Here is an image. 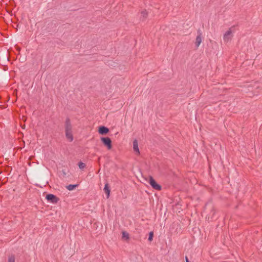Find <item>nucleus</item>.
I'll return each instance as SVG.
<instances>
[{
  "label": "nucleus",
  "mask_w": 262,
  "mask_h": 262,
  "mask_svg": "<svg viewBox=\"0 0 262 262\" xmlns=\"http://www.w3.org/2000/svg\"><path fill=\"white\" fill-rule=\"evenodd\" d=\"M185 259H186V262H189V260H188V259L187 257H185Z\"/></svg>",
  "instance_id": "obj_16"
},
{
  "label": "nucleus",
  "mask_w": 262,
  "mask_h": 262,
  "mask_svg": "<svg viewBox=\"0 0 262 262\" xmlns=\"http://www.w3.org/2000/svg\"><path fill=\"white\" fill-rule=\"evenodd\" d=\"M149 183L152 186L153 188L156 190H160L161 189V187L160 185L157 183L156 181L154 179V178L151 177H149Z\"/></svg>",
  "instance_id": "obj_5"
},
{
  "label": "nucleus",
  "mask_w": 262,
  "mask_h": 262,
  "mask_svg": "<svg viewBox=\"0 0 262 262\" xmlns=\"http://www.w3.org/2000/svg\"><path fill=\"white\" fill-rule=\"evenodd\" d=\"M76 186H77L76 185H69L67 186V188L69 190L71 191V190H73Z\"/></svg>",
  "instance_id": "obj_13"
},
{
  "label": "nucleus",
  "mask_w": 262,
  "mask_h": 262,
  "mask_svg": "<svg viewBox=\"0 0 262 262\" xmlns=\"http://www.w3.org/2000/svg\"><path fill=\"white\" fill-rule=\"evenodd\" d=\"M234 33V30L231 28L226 31L223 37V41L225 43H227L230 42L232 39Z\"/></svg>",
  "instance_id": "obj_2"
},
{
  "label": "nucleus",
  "mask_w": 262,
  "mask_h": 262,
  "mask_svg": "<svg viewBox=\"0 0 262 262\" xmlns=\"http://www.w3.org/2000/svg\"><path fill=\"white\" fill-rule=\"evenodd\" d=\"M108 131V128L104 126H101L99 128V133L101 135L106 134Z\"/></svg>",
  "instance_id": "obj_8"
},
{
  "label": "nucleus",
  "mask_w": 262,
  "mask_h": 262,
  "mask_svg": "<svg viewBox=\"0 0 262 262\" xmlns=\"http://www.w3.org/2000/svg\"><path fill=\"white\" fill-rule=\"evenodd\" d=\"M66 136L70 142L73 141V137L72 132V125L69 119H67L66 121Z\"/></svg>",
  "instance_id": "obj_1"
},
{
  "label": "nucleus",
  "mask_w": 262,
  "mask_h": 262,
  "mask_svg": "<svg viewBox=\"0 0 262 262\" xmlns=\"http://www.w3.org/2000/svg\"><path fill=\"white\" fill-rule=\"evenodd\" d=\"M133 149L134 151L138 155L140 154V150L138 147V143L137 140L133 141Z\"/></svg>",
  "instance_id": "obj_7"
},
{
  "label": "nucleus",
  "mask_w": 262,
  "mask_h": 262,
  "mask_svg": "<svg viewBox=\"0 0 262 262\" xmlns=\"http://www.w3.org/2000/svg\"><path fill=\"white\" fill-rule=\"evenodd\" d=\"M78 166L79 167L80 169H83L85 167V165L84 163L81 162H80L78 163Z\"/></svg>",
  "instance_id": "obj_14"
},
{
  "label": "nucleus",
  "mask_w": 262,
  "mask_h": 262,
  "mask_svg": "<svg viewBox=\"0 0 262 262\" xmlns=\"http://www.w3.org/2000/svg\"><path fill=\"white\" fill-rule=\"evenodd\" d=\"M101 140L104 144L105 146H106L108 150L111 149L112 147V141L111 139L108 137H101Z\"/></svg>",
  "instance_id": "obj_3"
},
{
  "label": "nucleus",
  "mask_w": 262,
  "mask_h": 262,
  "mask_svg": "<svg viewBox=\"0 0 262 262\" xmlns=\"http://www.w3.org/2000/svg\"><path fill=\"white\" fill-rule=\"evenodd\" d=\"M122 237L125 238L126 239H129V234L127 232L125 231H123L122 233Z\"/></svg>",
  "instance_id": "obj_11"
},
{
  "label": "nucleus",
  "mask_w": 262,
  "mask_h": 262,
  "mask_svg": "<svg viewBox=\"0 0 262 262\" xmlns=\"http://www.w3.org/2000/svg\"><path fill=\"white\" fill-rule=\"evenodd\" d=\"M8 262H15V258L14 255L9 256Z\"/></svg>",
  "instance_id": "obj_12"
},
{
  "label": "nucleus",
  "mask_w": 262,
  "mask_h": 262,
  "mask_svg": "<svg viewBox=\"0 0 262 262\" xmlns=\"http://www.w3.org/2000/svg\"><path fill=\"white\" fill-rule=\"evenodd\" d=\"M153 235H154L153 232H150L149 234V237H148L149 241H150V242L152 241V238H153Z\"/></svg>",
  "instance_id": "obj_15"
},
{
  "label": "nucleus",
  "mask_w": 262,
  "mask_h": 262,
  "mask_svg": "<svg viewBox=\"0 0 262 262\" xmlns=\"http://www.w3.org/2000/svg\"><path fill=\"white\" fill-rule=\"evenodd\" d=\"M148 16V12L144 10L142 11L139 14V17L141 21H144Z\"/></svg>",
  "instance_id": "obj_6"
},
{
  "label": "nucleus",
  "mask_w": 262,
  "mask_h": 262,
  "mask_svg": "<svg viewBox=\"0 0 262 262\" xmlns=\"http://www.w3.org/2000/svg\"><path fill=\"white\" fill-rule=\"evenodd\" d=\"M104 190L105 193L107 194L106 198L108 199L110 197V189L108 187V184L107 183L105 184L104 188Z\"/></svg>",
  "instance_id": "obj_10"
},
{
  "label": "nucleus",
  "mask_w": 262,
  "mask_h": 262,
  "mask_svg": "<svg viewBox=\"0 0 262 262\" xmlns=\"http://www.w3.org/2000/svg\"><path fill=\"white\" fill-rule=\"evenodd\" d=\"M202 42V37L201 35H198L195 39V45L196 48H198Z\"/></svg>",
  "instance_id": "obj_9"
},
{
  "label": "nucleus",
  "mask_w": 262,
  "mask_h": 262,
  "mask_svg": "<svg viewBox=\"0 0 262 262\" xmlns=\"http://www.w3.org/2000/svg\"><path fill=\"white\" fill-rule=\"evenodd\" d=\"M46 198L49 202L54 204L57 203L59 201V198L53 194H47Z\"/></svg>",
  "instance_id": "obj_4"
}]
</instances>
